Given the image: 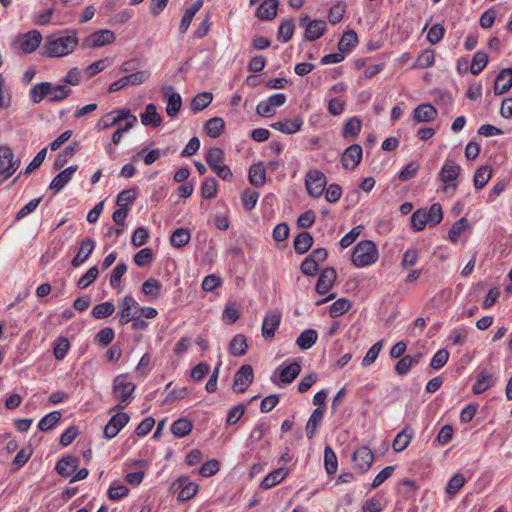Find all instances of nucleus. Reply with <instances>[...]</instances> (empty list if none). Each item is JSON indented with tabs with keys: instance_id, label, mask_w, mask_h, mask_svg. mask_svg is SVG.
I'll use <instances>...</instances> for the list:
<instances>
[{
	"instance_id": "1",
	"label": "nucleus",
	"mask_w": 512,
	"mask_h": 512,
	"mask_svg": "<svg viewBox=\"0 0 512 512\" xmlns=\"http://www.w3.org/2000/svg\"><path fill=\"white\" fill-rule=\"evenodd\" d=\"M79 44L78 33L74 29L62 31L59 35H49L40 47L41 55L49 58L64 57L74 52Z\"/></svg>"
},
{
	"instance_id": "2",
	"label": "nucleus",
	"mask_w": 512,
	"mask_h": 512,
	"mask_svg": "<svg viewBox=\"0 0 512 512\" xmlns=\"http://www.w3.org/2000/svg\"><path fill=\"white\" fill-rule=\"evenodd\" d=\"M379 257L376 244L370 240L360 241L352 252V262L356 267L362 268L374 264Z\"/></svg>"
},
{
	"instance_id": "3",
	"label": "nucleus",
	"mask_w": 512,
	"mask_h": 512,
	"mask_svg": "<svg viewBox=\"0 0 512 512\" xmlns=\"http://www.w3.org/2000/svg\"><path fill=\"white\" fill-rule=\"evenodd\" d=\"M136 386L133 382L127 381V375H118L113 381V397L119 402L114 410H122L130 403V398Z\"/></svg>"
},
{
	"instance_id": "4",
	"label": "nucleus",
	"mask_w": 512,
	"mask_h": 512,
	"mask_svg": "<svg viewBox=\"0 0 512 512\" xmlns=\"http://www.w3.org/2000/svg\"><path fill=\"white\" fill-rule=\"evenodd\" d=\"M358 37L355 31L348 30L346 31L338 44V51L336 53H331L325 55L321 63L322 64H336L345 59V55L349 53L357 44Z\"/></svg>"
},
{
	"instance_id": "5",
	"label": "nucleus",
	"mask_w": 512,
	"mask_h": 512,
	"mask_svg": "<svg viewBox=\"0 0 512 512\" xmlns=\"http://www.w3.org/2000/svg\"><path fill=\"white\" fill-rule=\"evenodd\" d=\"M19 166L20 160L14 159L11 148L0 146V184L11 177Z\"/></svg>"
},
{
	"instance_id": "6",
	"label": "nucleus",
	"mask_w": 512,
	"mask_h": 512,
	"mask_svg": "<svg viewBox=\"0 0 512 512\" xmlns=\"http://www.w3.org/2000/svg\"><path fill=\"white\" fill-rule=\"evenodd\" d=\"M42 40V34L38 30H31L18 36L13 43V49L29 54L40 47Z\"/></svg>"
},
{
	"instance_id": "7",
	"label": "nucleus",
	"mask_w": 512,
	"mask_h": 512,
	"mask_svg": "<svg viewBox=\"0 0 512 512\" xmlns=\"http://www.w3.org/2000/svg\"><path fill=\"white\" fill-rule=\"evenodd\" d=\"M461 172V167L452 160L447 159L440 172L439 178L444 183L443 190L448 191L452 190L453 192L457 189L456 180L458 179Z\"/></svg>"
},
{
	"instance_id": "8",
	"label": "nucleus",
	"mask_w": 512,
	"mask_h": 512,
	"mask_svg": "<svg viewBox=\"0 0 512 512\" xmlns=\"http://www.w3.org/2000/svg\"><path fill=\"white\" fill-rule=\"evenodd\" d=\"M327 180L323 172L318 169H311L305 177V186L308 194L312 198H319L324 191Z\"/></svg>"
},
{
	"instance_id": "9",
	"label": "nucleus",
	"mask_w": 512,
	"mask_h": 512,
	"mask_svg": "<svg viewBox=\"0 0 512 512\" xmlns=\"http://www.w3.org/2000/svg\"><path fill=\"white\" fill-rule=\"evenodd\" d=\"M151 76L150 71L148 70H138L132 73H129L117 81H114L110 84L108 91L110 93L116 92L128 86H135L144 83Z\"/></svg>"
},
{
	"instance_id": "10",
	"label": "nucleus",
	"mask_w": 512,
	"mask_h": 512,
	"mask_svg": "<svg viewBox=\"0 0 512 512\" xmlns=\"http://www.w3.org/2000/svg\"><path fill=\"white\" fill-rule=\"evenodd\" d=\"M299 25L305 30V38L309 41L319 39L326 31V22L320 19L310 20L308 16L299 19Z\"/></svg>"
},
{
	"instance_id": "11",
	"label": "nucleus",
	"mask_w": 512,
	"mask_h": 512,
	"mask_svg": "<svg viewBox=\"0 0 512 512\" xmlns=\"http://www.w3.org/2000/svg\"><path fill=\"white\" fill-rule=\"evenodd\" d=\"M254 379L253 368L251 365H242L234 375L232 388L236 393L245 392L252 384Z\"/></svg>"
},
{
	"instance_id": "12",
	"label": "nucleus",
	"mask_w": 512,
	"mask_h": 512,
	"mask_svg": "<svg viewBox=\"0 0 512 512\" xmlns=\"http://www.w3.org/2000/svg\"><path fill=\"white\" fill-rule=\"evenodd\" d=\"M115 34L108 29H102L93 32L83 40V47L85 48H98L111 44L115 40Z\"/></svg>"
},
{
	"instance_id": "13",
	"label": "nucleus",
	"mask_w": 512,
	"mask_h": 512,
	"mask_svg": "<svg viewBox=\"0 0 512 512\" xmlns=\"http://www.w3.org/2000/svg\"><path fill=\"white\" fill-rule=\"evenodd\" d=\"M161 93L166 99V113L169 117H175L180 112L182 107L181 95L174 91V88L170 85H164L161 87Z\"/></svg>"
},
{
	"instance_id": "14",
	"label": "nucleus",
	"mask_w": 512,
	"mask_h": 512,
	"mask_svg": "<svg viewBox=\"0 0 512 512\" xmlns=\"http://www.w3.org/2000/svg\"><path fill=\"white\" fill-rule=\"evenodd\" d=\"M137 306V301L131 295H126L118 300L117 317L121 326L128 324L134 318L135 315L132 313V309Z\"/></svg>"
},
{
	"instance_id": "15",
	"label": "nucleus",
	"mask_w": 512,
	"mask_h": 512,
	"mask_svg": "<svg viewBox=\"0 0 512 512\" xmlns=\"http://www.w3.org/2000/svg\"><path fill=\"white\" fill-rule=\"evenodd\" d=\"M352 461L354 468L360 473H364L371 467L374 461V454L367 446H361L353 453Z\"/></svg>"
},
{
	"instance_id": "16",
	"label": "nucleus",
	"mask_w": 512,
	"mask_h": 512,
	"mask_svg": "<svg viewBox=\"0 0 512 512\" xmlns=\"http://www.w3.org/2000/svg\"><path fill=\"white\" fill-rule=\"evenodd\" d=\"M282 314L278 309L269 310L263 319L262 335L265 339H272L281 322Z\"/></svg>"
},
{
	"instance_id": "17",
	"label": "nucleus",
	"mask_w": 512,
	"mask_h": 512,
	"mask_svg": "<svg viewBox=\"0 0 512 512\" xmlns=\"http://www.w3.org/2000/svg\"><path fill=\"white\" fill-rule=\"evenodd\" d=\"M130 420V416L125 412H118L113 415L104 427V435L108 439L114 438Z\"/></svg>"
},
{
	"instance_id": "18",
	"label": "nucleus",
	"mask_w": 512,
	"mask_h": 512,
	"mask_svg": "<svg viewBox=\"0 0 512 512\" xmlns=\"http://www.w3.org/2000/svg\"><path fill=\"white\" fill-rule=\"evenodd\" d=\"M362 159V148L358 144L350 145L345 149L341 157V163L344 169L354 170Z\"/></svg>"
},
{
	"instance_id": "19",
	"label": "nucleus",
	"mask_w": 512,
	"mask_h": 512,
	"mask_svg": "<svg viewBox=\"0 0 512 512\" xmlns=\"http://www.w3.org/2000/svg\"><path fill=\"white\" fill-rule=\"evenodd\" d=\"M336 277L337 274L333 267L323 269L316 283V292L321 295L326 294L332 288Z\"/></svg>"
},
{
	"instance_id": "20",
	"label": "nucleus",
	"mask_w": 512,
	"mask_h": 512,
	"mask_svg": "<svg viewBox=\"0 0 512 512\" xmlns=\"http://www.w3.org/2000/svg\"><path fill=\"white\" fill-rule=\"evenodd\" d=\"M512 87V68L502 69L494 81V93L501 95Z\"/></svg>"
},
{
	"instance_id": "21",
	"label": "nucleus",
	"mask_w": 512,
	"mask_h": 512,
	"mask_svg": "<svg viewBox=\"0 0 512 512\" xmlns=\"http://www.w3.org/2000/svg\"><path fill=\"white\" fill-rule=\"evenodd\" d=\"M437 117L436 108L430 103H422L418 105L413 111V118L418 123H428L435 120Z\"/></svg>"
},
{
	"instance_id": "22",
	"label": "nucleus",
	"mask_w": 512,
	"mask_h": 512,
	"mask_svg": "<svg viewBox=\"0 0 512 512\" xmlns=\"http://www.w3.org/2000/svg\"><path fill=\"white\" fill-rule=\"evenodd\" d=\"M95 248V241L91 238L83 239L80 242L78 253L76 256L72 259L71 264L74 267H79L82 265L88 257L92 254L93 250Z\"/></svg>"
},
{
	"instance_id": "23",
	"label": "nucleus",
	"mask_w": 512,
	"mask_h": 512,
	"mask_svg": "<svg viewBox=\"0 0 512 512\" xmlns=\"http://www.w3.org/2000/svg\"><path fill=\"white\" fill-rule=\"evenodd\" d=\"M79 459L74 455H67L56 464V471L62 477L71 476L78 468Z\"/></svg>"
},
{
	"instance_id": "24",
	"label": "nucleus",
	"mask_w": 512,
	"mask_h": 512,
	"mask_svg": "<svg viewBox=\"0 0 512 512\" xmlns=\"http://www.w3.org/2000/svg\"><path fill=\"white\" fill-rule=\"evenodd\" d=\"M77 170V165L69 166L58 173L50 183L49 188L54 192L62 190L66 184L71 180L73 173Z\"/></svg>"
},
{
	"instance_id": "25",
	"label": "nucleus",
	"mask_w": 512,
	"mask_h": 512,
	"mask_svg": "<svg viewBox=\"0 0 512 512\" xmlns=\"http://www.w3.org/2000/svg\"><path fill=\"white\" fill-rule=\"evenodd\" d=\"M278 6V0H264L258 7L256 16L261 20L270 21L276 17Z\"/></svg>"
},
{
	"instance_id": "26",
	"label": "nucleus",
	"mask_w": 512,
	"mask_h": 512,
	"mask_svg": "<svg viewBox=\"0 0 512 512\" xmlns=\"http://www.w3.org/2000/svg\"><path fill=\"white\" fill-rule=\"evenodd\" d=\"M161 283L159 280L150 277L142 284V292L144 293L146 300L149 302L156 301L161 294Z\"/></svg>"
},
{
	"instance_id": "27",
	"label": "nucleus",
	"mask_w": 512,
	"mask_h": 512,
	"mask_svg": "<svg viewBox=\"0 0 512 512\" xmlns=\"http://www.w3.org/2000/svg\"><path fill=\"white\" fill-rule=\"evenodd\" d=\"M325 409L318 407L313 410L306 424V436L308 439L314 438L317 428L323 420Z\"/></svg>"
},
{
	"instance_id": "28",
	"label": "nucleus",
	"mask_w": 512,
	"mask_h": 512,
	"mask_svg": "<svg viewBox=\"0 0 512 512\" xmlns=\"http://www.w3.org/2000/svg\"><path fill=\"white\" fill-rule=\"evenodd\" d=\"M288 475V469L280 467L270 472L261 482V487L264 489H270L277 484L281 483Z\"/></svg>"
},
{
	"instance_id": "29",
	"label": "nucleus",
	"mask_w": 512,
	"mask_h": 512,
	"mask_svg": "<svg viewBox=\"0 0 512 512\" xmlns=\"http://www.w3.org/2000/svg\"><path fill=\"white\" fill-rule=\"evenodd\" d=\"M140 118L143 125L152 127H158L162 121V118L158 114L156 106L153 103L146 105L145 112L140 115Z\"/></svg>"
},
{
	"instance_id": "30",
	"label": "nucleus",
	"mask_w": 512,
	"mask_h": 512,
	"mask_svg": "<svg viewBox=\"0 0 512 512\" xmlns=\"http://www.w3.org/2000/svg\"><path fill=\"white\" fill-rule=\"evenodd\" d=\"M422 357V354L419 353L415 356L411 355H405L400 358V360L395 365V371L398 375L404 376L409 373L411 370V367L414 364H418L420 359Z\"/></svg>"
},
{
	"instance_id": "31",
	"label": "nucleus",
	"mask_w": 512,
	"mask_h": 512,
	"mask_svg": "<svg viewBox=\"0 0 512 512\" xmlns=\"http://www.w3.org/2000/svg\"><path fill=\"white\" fill-rule=\"evenodd\" d=\"M494 381L492 379V375L485 370L479 372L477 376V380L472 387V392L476 395L482 394L490 387H492Z\"/></svg>"
},
{
	"instance_id": "32",
	"label": "nucleus",
	"mask_w": 512,
	"mask_h": 512,
	"mask_svg": "<svg viewBox=\"0 0 512 512\" xmlns=\"http://www.w3.org/2000/svg\"><path fill=\"white\" fill-rule=\"evenodd\" d=\"M361 127L362 122L360 118H358L357 116H353L346 120V122L344 123L342 135L346 139H354L359 135Z\"/></svg>"
},
{
	"instance_id": "33",
	"label": "nucleus",
	"mask_w": 512,
	"mask_h": 512,
	"mask_svg": "<svg viewBox=\"0 0 512 512\" xmlns=\"http://www.w3.org/2000/svg\"><path fill=\"white\" fill-rule=\"evenodd\" d=\"M413 437V430L410 427H405L402 431H400L392 444L393 450L395 452H401L406 449Z\"/></svg>"
},
{
	"instance_id": "34",
	"label": "nucleus",
	"mask_w": 512,
	"mask_h": 512,
	"mask_svg": "<svg viewBox=\"0 0 512 512\" xmlns=\"http://www.w3.org/2000/svg\"><path fill=\"white\" fill-rule=\"evenodd\" d=\"M279 379L284 384L292 383L301 372V365L297 362H294L285 367H280Z\"/></svg>"
},
{
	"instance_id": "35",
	"label": "nucleus",
	"mask_w": 512,
	"mask_h": 512,
	"mask_svg": "<svg viewBox=\"0 0 512 512\" xmlns=\"http://www.w3.org/2000/svg\"><path fill=\"white\" fill-rule=\"evenodd\" d=\"M71 93V89L67 85H54L49 82L47 90V100L50 102H58L67 98Z\"/></svg>"
},
{
	"instance_id": "36",
	"label": "nucleus",
	"mask_w": 512,
	"mask_h": 512,
	"mask_svg": "<svg viewBox=\"0 0 512 512\" xmlns=\"http://www.w3.org/2000/svg\"><path fill=\"white\" fill-rule=\"evenodd\" d=\"M225 123L220 117H212L208 119L204 124V131L210 138H217L221 135L224 130Z\"/></svg>"
},
{
	"instance_id": "37",
	"label": "nucleus",
	"mask_w": 512,
	"mask_h": 512,
	"mask_svg": "<svg viewBox=\"0 0 512 512\" xmlns=\"http://www.w3.org/2000/svg\"><path fill=\"white\" fill-rule=\"evenodd\" d=\"M213 100V94L211 92H200L196 94L191 103L190 108L194 113L200 112L208 107Z\"/></svg>"
},
{
	"instance_id": "38",
	"label": "nucleus",
	"mask_w": 512,
	"mask_h": 512,
	"mask_svg": "<svg viewBox=\"0 0 512 512\" xmlns=\"http://www.w3.org/2000/svg\"><path fill=\"white\" fill-rule=\"evenodd\" d=\"M249 181L256 187H261L266 182V169L262 163L254 164L249 169Z\"/></svg>"
},
{
	"instance_id": "39",
	"label": "nucleus",
	"mask_w": 512,
	"mask_h": 512,
	"mask_svg": "<svg viewBox=\"0 0 512 512\" xmlns=\"http://www.w3.org/2000/svg\"><path fill=\"white\" fill-rule=\"evenodd\" d=\"M303 122L301 119L296 118L293 120H284V121H277L271 124V127L275 130H278L280 132L286 133V134H292L300 130Z\"/></svg>"
},
{
	"instance_id": "40",
	"label": "nucleus",
	"mask_w": 512,
	"mask_h": 512,
	"mask_svg": "<svg viewBox=\"0 0 512 512\" xmlns=\"http://www.w3.org/2000/svg\"><path fill=\"white\" fill-rule=\"evenodd\" d=\"M202 5L203 0H196L185 10L179 26V29L182 33L186 32L191 24L193 17L201 9Z\"/></svg>"
},
{
	"instance_id": "41",
	"label": "nucleus",
	"mask_w": 512,
	"mask_h": 512,
	"mask_svg": "<svg viewBox=\"0 0 512 512\" xmlns=\"http://www.w3.org/2000/svg\"><path fill=\"white\" fill-rule=\"evenodd\" d=\"M313 244V237L308 232H301L299 233L293 242V246L295 249V252L297 254H304L306 253Z\"/></svg>"
},
{
	"instance_id": "42",
	"label": "nucleus",
	"mask_w": 512,
	"mask_h": 512,
	"mask_svg": "<svg viewBox=\"0 0 512 512\" xmlns=\"http://www.w3.org/2000/svg\"><path fill=\"white\" fill-rule=\"evenodd\" d=\"M248 349L247 339L243 334L235 335L229 344V351L233 356H242Z\"/></svg>"
},
{
	"instance_id": "43",
	"label": "nucleus",
	"mask_w": 512,
	"mask_h": 512,
	"mask_svg": "<svg viewBox=\"0 0 512 512\" xmlns=\"http://www.w3.org/2000/svg\"><path fill=\"white\" fill-rule=\"evenodd\" d=\"M191 239L190 231L187 228H177L170 237V243L175 248L186 246Z\"/></svg>"
},
{
	"instance_id": "44",
	"label": "nucleus",
	"mask_w": 512,
	"mask_h": 512,
	"mask_svg": "<svg viewBox=\"0 0 512 512\" xmlns=\"http://www.w3.org/2000/svg\"><path fill=\"white\" fill-rule=\"evenodd\" d=\"M318 334L314 329L304 330L296 339V344L302 349L307 350L311 348L317 341Z\"/></svg>"
},
{
	"instance_id": "45",
	"label": "nucleus",
	"mask_w": 512,
	"mask_h": 512,
	"mask_svg": "<svg viewBox=\"0 0 512 512\" xmlns=\"http://www.w3.org/2000/svg\"><path fill=\"white\" fill-rule=\"evenodd\" d=\"M193 428V423L187 418H180L171 425V432L176 437L182 438L188 435Z\"/></svg>"
},
{
	"instance_id": "46",
	"label": "nucleus",
	"mask_w": 512,
	"mask_h": 512,
	"mask_svg": "<svg viewBox=\"0 0 512 512\" xmlns=\"http://www.w3.org/2000/svg\"><path fill=\"white\" fill-rule=\"evenodd\" d=\"M466 483V478L463 474L457 473L455 474L447 483L445 491L449 495V498L452 499L455 495L460 491V489Z\"/></svg>"
},
{
	"instance_id": "47",
	"label": "nucleus",
	"mask_w": 512,
	"mask_h": 512,
	"mask_svg": "<svg viewBox=\"0 0 512 512\" xmlns=\"http://www.w3.org/2000/svg\"><path fill=\"white\" fill-rule=\"evenodd\" d=\"M324 466L328 475H333L337 472V456L329 445L324 448Z\"/></svg>"
},
{
	"instance_id": "48",
	"label": "nucleus",
	"mask_w": 512,
	"mask_h": 512,
	"mask_svg": "<svg viewBox=\"0 0 512 512\" xmlns=\"http://www.w3.org/2000/svg\"><path fill=\"white\" fill-rule=\"evenodd\" d=\"M492 176V170L489 166H482L478 168L474 173V186L477 189H482L486 186Z\"/></svg>"
},
{
	"instance_id": "49",
	"label": "nucleus",
	"mask_w": 512,
	"mask_h": 512,
	"mask_svg": "<svg viewBox=\"0 0 512 512\" xmlns=\"http://www.w3.org/2000/svg\"><path fill=\"white\" fill-rule=\"evenodd\" d=\"M49 82H40L35 84L29 92L30 101L34 104L40 103L43 99H47V90Z\"/></svg>"
},
{
	"instance_id": "50",
	"label": "nucleus",
	"mask_w": 512,
	"mask_h": 512,
	"mask_svg": "<svg viewBox=\"0 0 512 512\" xmlns=\"http://www.w3.org/2000/svg\"><path fill=\"white\" fill-rule=\"evenodd\" d=\"M46 154H47V148H43L41 149L37 154L36 156L33 158V160L28 164V166L26 167V169L24 170V172H21L13 181H12V185H14L17 180L19 179L20 175L21 174H24V175H28L30 173H32L33 171H35L36 169H38L42 163L44 162L45 158H46Z\"/></svg>"
},
{
	"instance_id": "51",
	"label": "nucleus",
	"mask_w": 512,
	"mask_h": 512,
	"mask_svg": "<svg viewBox=\"0 0 512 512\" xmlns=\"http://www.w3.org/2000/svg\"><path fill=\"white\" fill-rule=\"evenodd\" d=\"M62 417L61 412L53 411L42 417L38 423V428L41 431H48L56 426Z\"/></svg>"
},
{
	"instance_id": "52",
	"label": "nucleus",
	"mask_w": 512,
	"mask_h": 512,
	"mask_svg": "<svg viewBox=\"0 0 512 512\" xmlns=\"http://www.w3.org/2000/svg\"><path fill=\"white\" fill-rule=\"evenodd\" d=\"M383 345H384V340H379L369 348V350L367 351L366 355L364 356V358L362 360L363 367H368L376 361V359L379 356L380 351L383 348Z\"/></svg>"
},
{
	"instance_id": "53",
	"label": "nucleus",
	"mask_w": 512,
	"mask_h": 512,
	"mask_svg": "<svg viewBox=\"0 0 512 512\" xmlns=\"http://www.w3.org/2000/svg\"><path fill=\"white\" fill-rule=\"evenodd\" d=\"M350 307L351 302L348 299L340 298L330 306L329 314L332 318H336L345 314Z\"/></svg>"
},
{
	"instance_id": "54",
	"label": "nucleus",
	"mask_w": 512,
	"mask_h": 512,
	"mask_svg": "<svg viewBox=\"0 0 512 512\" xmlns=\"http://www.w3.org/2000/svg\"><path fill=\"white\" fill-rule=\"evenodd\" d=\"M115 306L111 302H102L92 309V316L96 319H103L113 314Z\"/></svg>"
},
{
	"instance_id": "55",
	"label": "nucleus",
	"mask_w": 512,
	"mask_h": 512,
	"mask_svg": "<svg viewBox=\"0 0 512 512\" xmlns=\"http://www.w3.org/2000/svg\"><path fill=\"white\" fill-rule=\"evenodd\" d=\"M469 227L466 218L462 217L455 221L451 226L448 237L452 242H457L461 233Z\"/></svg>"
},
{
	"instance_id": "56",
	"label": "nucleus",
	"mask_w": 512,
	"mask_h": 512,
	"mask_svg": "<svg viewBox=\"0 0 512 512\" xmlns=\"http://www.w3.org/2000/svg\"><path fill=\"white\" fill-rule=\"evenodd\" d=\"M70 348L69 340L65 337H59L54 343L53 354L57 360H63Z\"/></svg>"
},
{
	"instance_id": "57",
	"label": "nucleus",
	"mask_w": 512,
	"mask_h": 512,
	"mask_svg": "<svg viewBox=\"0 0 512 512\" xmlns=\"http://www.w3.org/2000/svg\"><path fill=\"white\" fill-rule=\"evenodd\" d=\"M224 156V152L222 149L218 147L210 148L205 154V160L209 167L213 169L214 167L220 165Z\"/></svg>"
},
{
	"instance_id": "58",
	"label": "nucleus",
	"mask_w": 512,
	"mask_h": 512,
	"mask_svg": "<svg viewBox=\"0 0 512 512\" xmlns=\"http://www.w3.org/2000/svg\"><path fill=\"white\" fill-rule=\"evenodd\" d=\"M201 194L205 199H212L217 194V180L213 177L205 179L201 186Z\"/></svg>"
},
{
	"instance_id": "59",
	"label": "nucleus",
	"mask_w": 512,
	"mask_h": 512,
	"mask_svg": "<svg viewBox=\"0 0 512 512\" xmlns=\"http://www.w3.org/2000/svg\"><path fill=\"white\" fill-rule=\"evenodd\" d=\"M294 22L291 19L283 20L278 30V37L283 42L290 40L294 33Z\"/></svg>"
},
{
	"instance_id": "60",
	"label": "nucleus",
	"mask_w": 512,
	"mask_h": 512,
	"mask_svg": "<svg viewBox=\"0 0 512 512\" xmlns=\"http://www.w3.org/2000/svg\"><path fill=\"white\" fill-rule=\"evenodd\" d=\"M99 271L96 266L90 267L84 275L78 280L77 286L80 289H85L91 285L98 277Z\"/></svg>"
},
{
	"instance_id": "61",
	"label": "nucleus",
	"mask_w": 512,
	"mask_h": 512,
	"mask_svg": "<svg viewBox=\"0 0 512 512\" xmlns=\"http://www.w3.org/2000/svg\"><path fill=\"white\" fill-rule=\"evenodd\" d=\"M127 265L125 263H119L117 266L112 270L110 274L109 283L111 287L117 289L120 287V282L122 276L127 272Z\"/></svg>"
},
{
	"instance_id": "62",
	"label": "nucleus",
	"mask_w": 512,
	"mask_h": 512,
	"mask_svg": "<svg viewBox=\"0 0 512 512\" xmlns=\"http://www.w3.org/2000/svg\"><path fill=\"white\" fill-rule=\"evenodd\" d=\"M259 198V193L254 190L247 189L242 193L241 200L243 207L247 211H251L255 206Z\"/></svg>"
},
{
	"instance_id": "63",
	"label": "nucleus",
	"mask_w": 512,
	"mask_h": 512,
	"mask_svg": "<svg viewBox=\"0 0 512 512\" xmlns=\"http://www.w3.org/2000/svg\"><path fill=\"white\" fill-rule=\"evenodd\" d=\"M346 8L345 4L340 2L335 5H333L328 13V19L331 24H338L343 19V16L345 14Z\"/></svg>"
},
{
	"instance_id": "64",
	"label": "nucleus",
	"mask_w": 512,
	"mask_h": 512,
	"mask_svg": "<svg viewBox=\"0 0 512 512\" xmlns=\"http://www.w3.org/2000/svg\"><path fill=\"white\" fill-rule=\"evenodd\" d=\"M119 125L118 120L115 117V111L105 114L96 124L98 131H105L113 126Z\"/></svg>"
}]
</instances>
